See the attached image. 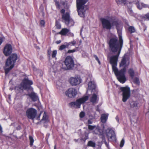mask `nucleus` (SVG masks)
<instances>
[{
    "instance_id": "46",
    "label": "nucleus",
    "mask_w": 149,
    "mask_h": 149,
    "mask_svg": "<svg viewBox=\"0 0 149 149\" xmlns=\"http://www.w3.org/2000/svg\"><path fill=\"white\" fill-rule=\"evenodd\" d=\"M61 42V40H59L56 41V43L57 44H59Z\"/></svg>"
},
{
    "instance_id": "27",
    "label": "nucleus",
    "mask_w": 149,
    "mask_h": 149,
    "mask_svg": "<svg viewBox=\"0 0 149 149\" xmlns=\"http://www.w3.org/2000/svg\"><path fill=\"white\" fill-rule=\"evenodd\" d=\"M55 26L58 29H60L61 28V26L60 23L57 20L56 21Z\"/></svg>"
},
{
    "instance_id": "20",
    "label": "nucleus",
    "mask_w": 149,
    "mask_h": 149,
    "mask_svg": "<svg viewBox=\"0 0 149 149\" xmlns=\"http://www.w3.org/2000/svg\"><path fill=\"white\" fill-rule=\"evenodd\" d=\"M31 98L32 100L34 101H37L38 99V97L36 94L34 92H32L28 95Z\"/></svg>"
},
{
    "instance_id": "3",
    "label": "nucleus",
    "mask_w": 149,
    "mask_h": 149,
    "mask_svg": "<svg viewBox=\"0 0 149 149\" xmlns=\"http://www.w3.org/2000/svg\"><path fill=\"white\" fill-rule=\"evenodd\" d=\"M88 0H77V6L79 15L81 17L85 16V10L86 6L84 5Z\"/></svg>"
},
{
    "instance_id": "8",
    "label": "nucleus",
    "mask_w": 149,
    "mask_h": 149,
    "mask_svg": "<svg viewBox=\"0 0 149 149\" xmlns=\"http://www.w3.org/2000/svg\"><path fill=\"white\" fill-rule=\"evenodd\" d=\"M106 134L108 140L114 141L116 140V135L114 131L111 128H109L106 130Z\"/></svg>"
},
{
    "instance_id": "21",
    "label": "nucleus",
    "mask_w": 149,
    "mask_h": 149,
    "mask_svg": "<svg viewBox=\"0 0 149 149\" xmlns=\"http://www.w3.org/2000/svg\"><path fill=\"white\" fill-rule=\"evenodd\" d=\"M108 115L109 114L108 113L102 114L100 118L102 123H104L106 122L108 119Z\"/></svg>"
},
{
    "instance_id": "28",
    "label": "nucleus",
    "mask_w": 149,
    "mask_h": 149,
    "mask_svg": "<svg viewBox=\"0 0 149 149\" xmlns=\"http://www.w3.org/2000/svg\"><path fill=\"white\" fill-rule=\"evenodd\" d=\"M137 7L139 10H141L142 8V3H140L137 2L136 4Z\"/></svg>"
},
{
    "instance_id": "45",
    "label": "nucleus",
    "mask_w": 149,
    "mask_h": 149,
    "mask_svg": "<svg viewBox=\"0 0 149 149\" xmlns=\"http://www.w3.org/2000/svg\"><path fill=\"white\" fill-rule=\"evenodd\" d=\"M104 143H105V145L108 148V147H109V145L108 144V143H107V141H106L104 139Z\"/></svg>"
},
{
    "instance_id": "54",
    "label": "nucleus",
    "mask_w": 149,
    "mask_h": 149,
    "mask_svg": "<svg viewBox=\"0 0 149 149\" xmlns=\"http://www.w3.org/2000/svg\"><path fill=\"white\" fill-rule=\"evenodd\" d=\"M10 98V96H9V98Z\"/></svg>"
},
{
    "instance_id": "19",
    "label": "nucleus",
    "mask_w": 149,
    "mask_h": 149,
    "mask_svg": "<svg viewBox=\"0 0 149 149\" xmlns=\"http://www.w3.org/2000/svg\"><path fill=\"white\" fill-rule=\"evenodd\" d=\"M41 122L44 123H47L49 122L48 116L45 112H44Z\"/></svg>"
},
{
    "instance_id": "1",
    "label": "nucleus",
    "mask_w": 149,
    "mask_h": 149,
    "mask_svg": "<svg viewBox=\"0 0 149 149\" xmlns=\"http://www.w3.org/2000/svg\"><path fill=\"white\" fill-rule=\"evenodd\" d=\"M117 31L119 38V42L117 38L115 37L111 38L109 43L111 51L114 53L118 52L117 55L113 56L110 57V62L112 65L113 70L117 76L118 80L120 83L123 84L126 80L125 74L126 68L130 64V60L126 56H124L120 63V66L123 67L124 68L119 71L118 70L116 66L118 57L123 47V41L121 31L118 30Z\"/></svg>"
},
{
    "instance_id": "15",
    "label": "nucleus",
    "mask_w": 149,
    "mask_h": 149,
    "mask_svg": "<svg viewBox=\"0 0 149 149\" xmlns=\"http://www.w3.org/2000/svg\"><path fill=\"white\" fill-rule=\"evenodd\" d=\"M58 33L64 36H67L71 37L74 36L73 33L70 32V29L67 28H63Z\"/></svg>"
},
{
    "instance_id": "38",
    "label": "nucleus",
    "mask_w": 149,
    "mask_h": 149,
    "mask_svg": "<svg viewBox=\"0 0 149 149\" xmlns=\"http://www.w3.org/2000/svg\"><path fill=\"white\" fill-rule=\"evenodd\" d=\"M40 24L41 26H44L45 24V22L43 20H41L40 22Z\"/></svg>"
},
{
    "instance_id": "24",
    "label": "nucleus",
    "mask_w": 149,
    "mask_h": 149,
    "mask_svg": "<svg viewBox=\"0 0 149 149\" xmlns=\"http://www.w3.org/2000/svg\"><path fill=\"white\" fill-rule=\"evenodd\" d=\"M128 73L132 79H133L134 75L135 72L134 70L132 68L128 70Z\"/></svg>"
},
{
    "instance_id": "44",
    "label": "nucleus",
    "mask_w": 149,
    "mask_h": 149,
    "mask_svg": "<svg viewBox=\"0 0 149 149\" xmlns=\"http://www.w3.org/2000/svg\"><path fill=\"white\" fill-rule=\"evenodd\" d=\"M69 43H70V45L72 44V45H74L76 44V42L74 41H73L71 42H69Z\"/></svg>"
},
{
    "instance_id": "17",
    "label": "nucleus",
    "mask_w": 149,
    "mask_h": 149,
    "mask_svg": "<svg viewBox=\"0 0 149 149\" xmlns=\"http://www.w3.org/2000/svg\"><path fill=\"white\" fill-rule=\"evenodd\" d=\"M88 88L87 91H91L92 93L95 92L96 90H97L96 89V86L95 83L92 81H91L88 83Z\"/></svg>"
},
{
    "instance_id": "36",
    "label": "nucleus",
    "mask_w": 149,
    "mask_h": 149,
    "mask_svg": "<svg viewBox=\"0 0 149 149\" xmlns=\"http://www.w3.org/2000/svg\"><path fill=\"white\" fill-rule=\"evenodd\" d=\"M144 17L147 20H149V13H148L145 15L144 16Z\"/></svg>"
},
{
    "instance_id": "14",
    "label": "nucleus",
    "mask_w": 149,
    "mask_h": 149,
    "mask_svg": "<svg viewBox=\"0 0 149 149\" xmlns=\"http://www.w3.org/2000/svg\"><path fill=\"white\" fill-rule=\"evenodd\" d=\"M93 93L90 97V101L93 104H95L97 103L99 98L97 90H96L95 92Z\"/></svg>"
},
{
    "instance_id": "26",
    "label": "nucleus",
    "mask_w": 149,
    "mask_h": 149,
    "mask_svg": "<svg viewBox=\"0 0 149 149\" xmlns=\"http://www.w3.org/2000/svg\"><path fill=\"white\" fill-rule=\"evenodd\" d=\"M134 82L137 84L139 85L140 84V81L139 80V79L138 78L136 77H135L133 80Z\"/></svg>"
},
{
    "instance_id": "13",
    "label": "nucleus",
    "mask_w": 149,
    "mask_h": 149,
    "mask_svg": "<svg viewBox=\"0 0 149 149\" xmlns=\"http://www.w3.org/2000/svg\"><path fill=\"white\" fill-rule=\"evenodd\" d=\"M65 93L67 97L70 98H74L77 94V92L75 88H70L65 91Z\"/></svg>"
},
{
    "instance_id": "37",
    "label": "nucleus",
    "mask_w": 149,
    "mask_h": 149,
    "mask_svg": "<svg viewBox=\"0 0 149 149\" xmlns=\"http://www.w3.org/2000/svg\"><path fill=\"white\" fill-rule=\"evenodd\" d=\"M84 113L83 112H81L80 113L79 116L81 118H82L84 117Z\"/></svg>"
},
{
    "instance_id": "31",
    "label": "nucleus",
    "mask_w": 149,
    "mask_h": 149,
    "mask_svg": "<svg viewBox=\"0 0 149 149\" xmlns=\"http://www.w3.org/2000/svg\"><path fill=\"white\" fill-rule=\"evenodd\" d=\"M126 0H116V2L118 4H120L125 2Z\"/></svg>"
},
{
    "instance_id": "33",
    "label": "nucleus",
    "mask_w": 149,
    "mask_h": 149,
    "mask_svg": "<svg viewBox=\"0 0 149 149\" xmlns=\"http://www.w3.org/2000/svg\"><path fill=\"white\" fill-rule=\"evenodd\" d=\"M57 51L56 50H54L52 54V57L53 58L55 57L56 55L57 54Z\"/></svg>"
},
{
    "instance_id": "43",
    "label": "nucleus",
    "mask_w": 149,
    "mask_h": 149,
    "mask_svg": "<svg viewBox=\"0 0 149 149\" xmlns=\"http://www.w3.org/2000/svg\"><path fill=\"white\" fill-rule=\"evenodd\" d=\"M55 4L57 8H59V4L58 2L57 1H55Z\"/></svg>"
},
{
    "instance_id": "34",
    "label": "nucleus",
    "mask_w": 149,
    "mask_h": 149,
    "mask_svg": "<svg viewBox=\"0 0 149 149\" xmlns=\"http://www.w3.org/2000/svg\"><path fill=\"white\" fill-rule=\"evenodd\" d=\"M125 143V140L124 139H123L121 141L120 143V146L121 147H122L124 146Z\"/></svg>"
},
{
    "instance_id": "29",
    "label": "nucleus",
    "mask_w": 149,
    "mask_h": 149,
    "mask_svg": "<svg viewBox=\"0 0 149 149\" xmlns=\"http://www.w3.org/2000/svg\"><path fill=\"white\" fill-rule=\"evenodd\" d=\"M129 31L131 33H134L135 31V28L133 26H130L129 27Z\"/></svg>"
},
{
    "instance_id": "53",
    "label": "nucleus",
    "mask_w": 149,
    "mask_h": 149,
    "mask_svg": "<svg viewBox=\"0 0 149 149\" xmlns=\"http://www.w3.org/2000/svg\"><path fill=\"white\" fill-rule=\"evenodd\" d=\"M41 114V113H40V115H39V116H40Z\"/></svg>"
},
{
    "instance_id": "41",
    "label": "nucleus",
    "mask_w": 149,
    "mask_h": 149,
    "mask_svg": "<svg viewBox=\"0 0 149 149\" xmlns=\"http://www.w3.org/2000/svg\"><path fill=\"white\" fill-rule=\"evenodd\" d=\"M4 39V37H1L0 38V45H1Z\"/></svg>"
},
{
    "instance_id": "48",
    "label": "nucleus",
    "mask_w": 149,
    "mask_h": 149,
    "mask_svg": "<svg viewBox=\"0 0 149 149\" xmlns=\"http://www.w3.org/2000/svg\"><path fill=\"white\" fill-rule=\"evenodd\" d=\"M116 120L118 122H119V118L117 116L116 117Z\"/></svg>"
},
{
    "instance_id": "39",
    "label": "nucleus",
    "mask_w": 149,
    "mask_h": 149,
    "mask_svg": "<svg viewBox=\"0 0 149 149\" xmlns=\"http://www.w3.org/2000/svg\"><path fill=\"white\" fill-rule=\"evenodd\" d=\"M75 51H76V50L75 49H73L72 50H68L67 53H73V52H75Z\"/></svg>"
},
{
    "instance_id": "7",
    "label": "nucleus",
    "mask_w": 149,
    "mask_h": 149,
    "mask_svg": "<svg viewBox=\"0 0 149 149\" xmlns=\"http://www.w3.org/2000/svg\"><path fill=\"white\" fill-rule=\"evenodd\" d=\"M65 10L64 9H62L61 11V13L63 14L62 18L66 24L68 25L70 22H73V20L70 18V13L69 12L65 13Z\"/></svg>"
},
{
    "instance_id": "25",
    "label": "nucleus",
    "mask_w": 149,
    "mask_h": 149,
    "mask_svg": "<svg viewBox=\"0 0 149 149\" xmlns=\"http://www.w3.org/2000/svg\"><path fill=\"white\" fill-rule=\"evenodd\" d=\"M96 144L95 142L92 141H89L88 143V146H89L92 147H95Z\"/></svg>"
},
{
    "instance_id": "9",
    "label": "nucleus",
    "mask_w": 149,
    "mask_h": 149,
    "mask_svg": "<svg viewBox=\"0 0 149 149\" xmlns=\"http://www.w3.org/2000/svg\"><path fill=\"white\" fill-rule=\"evenodd\" d=\"M64 63L66 66V70H69L72 68L74 66V61L72 58L70 56H68L66 58Z\"/></svg>"
},
{
    "instance_id": "12",
    "label": "nucleus",
    "mask_w": 149,
    "mask_h": 149,
    "mask_svg": "<svg viewBox=\"0 0 149 149\" xmlns=\"http://www.w3.org/2000/svg\"><path fill=\"white\" fill-rule=\"evenodd\" d=\"M17 56L16 54H12L7 59L6 63V65H14V64L17 59Z\"/></svg>"
},
{
    "instance_id": "6",
    "label": "nucleus",
    "mask_w": 149,
    "mask_h": 149,
    "mask_svg": "<svg viewBox=\"0 0 149 149\" xmlns=\"http://www.w3.org/2000/svg\"><path fill=\"white\" fill-rule=\"evenodd\" d=\"M120 90L123 92V101L125 102L129 98L130 95V90L129 88L127 86L121 87Z\"/></svg>"
},
{
    "instance_id": "23",
    "label": "nucleus",
    "mask_w": 149,
    "mask_h": 149,
    "mask_svg": "<svg viewBox=\"0 0 149 149\" xmlns=\"http://www.w3.org/2000/svg\"><path fill=\"white\" fill-rule=\"evenodd\" d=\"M70 45V43L65 42L64 44L60 46L58 50L62 51L66 48H68Z\"/></svg>"
},
{
    "instance_id": "11",
    "label": "nucleus",
    "mask_w": 149,
    "mask_h": 149,
    "mask_svg": "<svg viewBox=\"0 0 149 149\" xmlns=\"http://www.w3.org/2000/svg\"><path fill=\"white\" fill-rule=\"evenodd\" d=\"M69 82L72 86H76L81 83V79L79 76H77L71 77L69 79Z\"/></svg>"
},
{
    "instance_id": "47",
    "label": "nucleus",
    "mask_w": 149,
    "mask_h": 149,
    "mask_svg": "<svg viewBox=\"0 0 149 149\" xmlns=\"http://www.w3.org/2000/svg\"><path fill=\"white\" fill-rule=\"evenodd\" d=\"M129 13L131 15H132V11L130 10H129Z\"/></svg>"
},
{
    "instance_id": "22",
    "label": "nucleus",
    "mask_w": 149,
    "mask_h": 149,
    "mask_svg": "<svg viewBox=\"0 0 149 149\" xmlns=\"http://www.w3.org/2000/svg\"><path fill=\"white\" fill-rule=\"evenodd\" d=\"M14 66L11 65H6V66L4 68L5 73L6 74H8L10 70L13 68Z\"/></svg>"
},
{
    "instance_id": "2",
    "label": "nucleus",
    "mask_w": 149,
    "mask_h": 149,
    "mask_svg": "<svg viewBox=\"0 0 149 149\" xmlns=\"http://www.w3.org/2000/svg\"><path fill=\"white\" fill-rule=\"evenodd\" d=\"M103 27L107 29L110 30L114 26L117 27L118 25V20L116 19H108L105 18H101L100 19Z\"/></svg>"
},
{
    "instance_id": "5",
    "label": "nucleus",
    "mask_w": 149,
    "mask_h": 149,
    "mask_svg": "<svg viewBox=\"0 0 149 149\" xmlns=\"http://www.w3.org/2000/svg\"><path fill=\"white\" fill-rule=\"evenodd\" d=\"M88 97L87 96H84L77 100L75 102H72L70 103L72 107L77 108H80L81 104H83L88 100Z\"/></svg>"
},
{
    "instance_id": "18",
    "label": "nucleus",
    "mask_w": 149,
    "mask_h": 149,
    "mask_svg": "<svg viewBox=\"0 0 149 149\" xmlns=\"http://www.w3.org/2000/svg\"><path fill=\"white\" fill-rule=\"evenodd\" d=\"M130 105L131 108L132 109L135 110L138 108V104L136 101H130Z\"/></svg>"
},
{
    "instance_id": "51",
    "label": "nucleus",
    "mask_w": 149,
    "mask_h": 149,
    "mask_svg": "<svg viewBox=\"0 0 149 149\" xmlns=\"http://www.w3.org/2000/svg\"><path fill=\"white\" fill-rule=\"evenodd\" d=\"M54 149H56V146L55 145L54 147Z\"/></svg>"
},
{
    "instance_id": "35",
    "label": "nucleus",
    "mask_w": 149,
    "mask_h": 149,
    "mask_svg": "<svg viewBox=\"0 0 149 149\" xmlns=\"http://www.w3.org/2000/svg\"><path fill=\"white\" fill-rule=\"evenodd\" d=\"M93 56L95 58V59L97 61L99 64L100 65V61H99V60L98 59L97 56L95 55H93Z\"/></svg>"
},
{
    "instance_id": "4",
    "label": "nucleus",
    "mask_w": 149,
    "mask_h": 149,
    "mask_svg": "<svg viewBox=\"0 0 149 149\" xmlns=\"http://www.w3.org/2000/svg\"><path fill=\"white\" fill-rule=\"evenodd\" d=\"M33 84L32 81L29 80L27 78H25L23 79L20 85L19 86H16L15 88L16 90H19V91L23 89H29L31 88L30 85Z\"/></svg>"
},
{
    "instance_id": "50",
    "label": "nucleus",
    "mask_w": 149,
    "mask_h": 149,
    "mask_svg": "<svg viewBox=\"0 0 149 149\" xmlns=\"http://www.w3.org/2000/svg\"><path fill=\"white\" fill-rule=\"evenodd\" d=\"M18 130H20L21 128V127L19 126H18L17 128Z\"/></svg>"
},
{
    "instance_id": "40",
    "label": "nucleus",
    "mask_w": 149,
    "mask_h": 149,
    "mask_svg": "<svg viewBox=\"0 0 149 149\" xmlns=\"http://www.w3.org/2000/svg\"><path fill=\"white\" fill-rule=\"evenodd\" d=\"M142 8H147L148 7V6L146 4H145L143 3H142Z\"/></svg>"
},
{
    "instance_id": "42",
    "label": "nucleus",
    "mask_w": 149,
    "mask_h": 149,
    "mask_svg": "<svg viewBox=\"0 0 149 149\" xmlns=\"http://www.w3.org/2000/svg\"><path fill=\"white\" fill-rule=\"evenodd\" d=\"M93 123V121L91 120H88V124H92Z\"/></svg>"
},
{
    "instance_id": "10",
    "label": "nucleus",
    "mask_w": 149,
    "mask_h": 149,
    "mask_svg": "<svg viewBox=\"0 0 149 149\" xmlns=\"http://www.w3.org/2000/svg\"><path fill=\"white\" fill-rule=\"evenodd\" d=\"M37 113V111L36 109L33 108H30L26 111V114L28 118L33 119L35 118Z\"/></svg>"
},
{
    "instance_id": "30",
    "label": "nucleus",
    "mask_w": 149,
    "mask_h": 149,
    "mask_svg": "<svg viewBox=\"0 0 149 149\" xmlns=\"http://www.w3.org/2000/svg\"><path fill=\"white\" fill-rule=\"evenodd\" d=\"M29 139L30 141V146H32L33 145V143L34 142V140L33 138L31 136H29Z\"/></svg>"
},
{
    "instance_id": "32",
    "label": "nucleus",
    "mask_w": 149,
    "mask_h": 149,
    "mask_svg": "<svg viewBox=\"0 0 149 149\" xmlns=\"http://www.w3.org/2000/svg\"><path fill=\"white\" fill-rule=\"evenodd\" d=\"M95 126H93L90 125H88V129L91 130H93L96 128Z\"/></svg>"
},
{
    "instance_id": "16",
    "label": "nucleus",
    "mask_w": 149,
    "mask_h": 149,
    "mask_svg": "<svg viewBox=\"0 0 149 149\" xmlns=\"http://www.w3.org/2000/svg\"><path fill=\"white\" fill-rule=\"evenodd\" d=\"M12 51V48L11 45L7 44L4 47L3 52L5 56H8L11 53Z\"/></svg>"
},
{
    "instance_id": "52",
    "label": "nucleus",
    "mask_w": 149,
    "mask_h": 149,
    "mask_svg": "<svg viewBox=\"0 0 149 149\" xmlns=\"http://www.w3.org/2000/svg\"><path fill=\"white\" fill-rule=\"evenodd\" d=\"M74 141L75 142H77L78 141V140L77 139H74Z\"/></svg>"
},
{
    "instance_id": "49",
    "label": "nucleus",
    "mask_w": 149,
    "mask_h": 149,
    "mask_svg": "<svg viewBox=\"0 0 149 149\" xmlns=\"http://www.w3.org/2000/svg\"><path fill=\"white\" fill-rule=\"evenodd\" d=\"M2 128L1 126V125H0V131H1V132H2Z\"/></svg>"
}]
</instances>
